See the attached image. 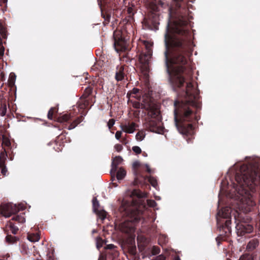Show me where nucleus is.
<instances>
[{
  "label": "nucleus",
  "instance_id": "nucleus-1",
  "mask_svg": "<svg viewBox=\"0 0 260 260\" xmlns=\"http://www.w3.org/2000/svg\"><path fill=\"white\" fill-rule=\"evenodd\" d=\"M183 96H184V101L180 102L178 100L174 102L175 122L180 133L183 135H190L192 130V125L188 124L186 125L182 123L185 121L192 122L194 120H197V117L190 106L196 108H200L198 101V91L191 83H187Z\"/></svg>",
  "mask_w": 260,
  "mask_h": 260
},
{
  "label": "nucleus",
  "instance_id": "nucleus-2",
  "mask_svg": "<svg viewBox=\"0 0 260 260\" xmlns=\"http://www.w3.org/2000/svg\"><path fill=\"white\" fill-rule=\"evenodd\" d=\"M260 178V173L256 166L252 165H243L240 168V174H237L236 180L241 189H239V199L241 208L246 212L250 210V207L255 205L253 198L248 189L253 191L256 181Z\"/></svg>",
  "mask_w": 260,
  "mask_h": 260
},
{
  "label": "nucleus",
  "instance_id": "nucleus-3",
  "mask_svg": "<svg viewBox=\"0 0 260 260\" xmlns=\"http://www.w3.org/2000/svg\"><path fill=\"white\" fill-rule=\"evenodd\" d=\"M165 42L166 47L165 56L167 71L170 75L174 87H181L185 82L184 77L183 75L184 71L183 65L186 61V58L182 54L177 53L174 56L170 63H169L168 53L169 45L178 47H182V42L179 39L171 38L168 32L165 34Z\"/></svg>",
  "mask_w": 260,
  "mask_h": 260
},
{
  "label": "nucleus",
  "instance_id": "nucleus-4",
  "mask_svg": "<svg viewBox=\"0 0 260 260\" xmlns=\"http://www.w3.org/2000/svg\"><path fill=\"white\" fill-rule=\"evenodd\" d=\"M126 196H129V200L124 199L122 202L121 205L119 208L120 212L122 215L127 216V218L123 222L116 225L117 228L122 232L132 235L134 233L135 223L138 222L140 218L137 215V212L135 211L136 207L134 204H132L133 199L132 198L134 196L139 197H142L138 193L137 190H127L126 193Z\"/></svg>",
  "mask_w": 260,
  "mask_h": 260
},
{
  "label": "nucleus",
  "instance_id": "nucleus-5",
  "mask_svg": "<svg viewBox=\"0 0 260 260\" xmlns=\"http://www.w3.org/2000/svg\"><path fill=\"white\" fill-rule=\"evenodd\" d=\"M136 108L145 109L148 111V114L151 117L147 122V127L151 132L160 134L162 132V128L160 126V122L158 121L159 111L156 106L152 103L150 100L146 99L143 97V101L141 104L136 106Z\"/></svg>",
  "mask_w": 260,
  "mask_h": 260
},
{
  "label": "nucleus",
  "instance_id": "nucleus-6",
  "mask_svg": "<svg viewBox=\"0 0 260 260\" xmlns=\"http://www.w3.org/2000/svg\"><path fill=\"white\" fill-rule=\"evenodd\" d=\"M20 209V207L19 205L12 203H8L2 206L1 213L4 216L9 217L12 214H14L19 211Z\"/></svg>",
  "mask_w": 260,
  "mask_h": 260
},
{
  "label": "nucleus",
  "instance_id": "nucleus-7",
  "mask_svg": "<svg viewBox=\"0 0 260 260\" xmlns=\"http://www.w3.org/2000/svg\"><path fill=\"white\" fill-rule=\"evenodd\" d=\"M152 52L151 49H147V51L145 53H142L140 54L139 60L142 65V69L145 72V74H146L148 70V63L151 58Z\"/></svg>",
  "mask_w": 260,
  "mask_h": 260
},
{
  "label": "nucleus",
  "instance_id": "nucleus-8",
  "mask_svg": "<svg viewBox=\"0 0 260 260\" xmlns=\"http://www.w3.org/2000/svg\"><path fill=\"white\" fill-rule=\"evenodd\" d=\"M237 235L239 236H242L246 233H250L253 231V227L245 223H240L237 224L236 226Z\"/></svg>",
  "mask_w": 260,
  "mask_h": 260
},
{
  "label": "nucleus",
  "instance_id": "nucleus-9",
  "mask_svg": "<svg viewBox=\"0 0 260 260\" xmlns=\"http://www.w3.org/2000/svg\"><path fill=\"white\" fill-rule=\"evenodd\" d=\"M120 127L123 132L126 133L132 134L135 131L136 124L134 122H132L127 124L120 125Z\"/></svg>",
  "mask_w": 260,
  "mask_h": 260
},
{
  "label": "nucleus",
  "instance_id": "nucleus-10",
  "mask_svg": "<svg viewBox=\"0 0 260 260\" xmlns=\"http://www.w3.org/2000/svg\"><path fill=\"white\" fill-rule=\"evenodd\" d=\"M231 214V209L230 207H226L219 211L217 215L219 217L223 218H230Z\"/></svg>",
  "mask_w": 260,
  "mask_h": 260
},
{
  "label": "nucleus",
  "instance_id": "nucleus-11",
  "mask_svg": "<svg viewBox=\"0 0 260 260\" xmlns=\"http://www.w3.org/2000/svg\"><path fill=\"white\" fill-rule=\"evenodd\" d=\"M125 73H124V68L122 66L117 69V72L115 75V79L117 81H122L124 79Z\"/></svg>",
  "mask_w": 260,
  "mask_h": 260
},
{
  "label": "nucleus",
  "instance_id": "nucleus-12",
  "mask_svg": "<svg viewBox=\"0 0 260 260\" xmlns=\"http://www.w3.org/2000/svg\"><path fill=\"white\" fill-rule=\"evenodd\" d=\"M115 48L116 51H124L126 49L125 43L122 41L115 42L114 43Z\"/></svg>",
  "mask_w": 260,
  "mask_h": 260
},
{
  "label": "nucleus",
  "instance_id": "nucleus-13",
  "mask_svg": "<svg viewBox=\"0 0 260 260\" xmlns=\"http://www.w3.org/2000/svg\"><path fill=\"white\" fill-rule=\"evenodd\" d=\"M258 244V241L257 239H252L250 240L247 244V249L249 250H252L256 248Z\"/></svg>",
  "mask_w": 260,
  "mask_h": 260
},
{
  "label": "nucleus",
  "instance_id": "nucleus-14",
  "mask_svg": "<svg viewBox=\"0 0 260 260\" xmlns=\"http://www.w3.org/2000/svg\"><path fill=\"white\" fill-rule=\"evenodd\" d=\"M40 236L38 233L28 234L27 239L31 242H38L40 240Z\"/></svg>",
  "mask_w": 260,
  "mask_h": 260
},
{
  "label": "nucleus",
  "instance_id": "nucleus-15",
  "mask_svg": "<svg viewBox=\"0 0 260 260\" xmlns=\"http://www.w3.org/2000/svg\"><path fill=\"white\" fill-rule=\"evenodd\" d=\"M137 9L136 8V6L133 3L129 4L127 12V13L129 14V16H133L135 13L136 12Z\"/></svg>",
  "mask_w": 260,
  "mask_h": 260
},
{
  "label": "nucleus",
  "instance_id": "nucleus-16",
  "mask_svg": "<svg viewBox=\"0 0 260 260\" xmlns=\"http://www.w3.org/2000/svg\"><path fill=\"white\" fill-rule=\"evenodd\" d=\"M126 175V171L122 168H120L117 173V179L118 180H122Z\"/></svg>",
  "mask_w": 260,
  "mask_h": 260
},
{
  "label": "nucleus",
  "instance_id": "nucleus-17",
  "mask_svg": "<svg viewBox=\"0 0 260 260\" xmlns=\"http://www.w3.org/2000/svg\"><path fill=\"white\" fill-rule=\"evenodd\" d=\"M0 169L1 173L4 176H6L8 171L7 168L5 166L4 161H3L2 159L0 160Z\"/></svg>",
  "mask_w": 260,
  "mask_h": 260
},
{
  "label": "nucleus",
  "instance_id": "nucleus-18",
  "mask_svg": "<svg viewBox=\"0 0 260 260\" xmlns=\"http://www.w3.org/2000/svg\"><path fill=\"white\" fill-rule=\"evenodd\" d=\"M12 220L17 221L19 223H24L25 222V219L23 215H17L13 217Z\"/></svg>",
  "mask_w": 260,
  "mask_h": 260
},
{
  "label": "nucleus",
  "instance_id": "nucleus-19",
  "mask_svg": "<svg viewBox=\"0 0 260 260\" xmlns=\"http://www.w3.org/2000/svg\"><path fill=\"white\" fill-rule=\"evenodd\" d=\"M123 161V158L120 156H117L115 157L113 159L112 165H114L115 167L118 165L120 164Z\"/></svg>",
  "mask_w": 260,
  "mask_h": 260
},
{
  "label": "nucleus",
  "instance_id": "nucleus-20",
  "mask_svg": "<svg viewBox=\"0 0 260 260\" xmlns=\"http://www.w3.org/2000/svg\"><path fill=\"white\" fill-rule=\"evenodd\" d=\"M96 213L99 217L102 220H104L107 216V213L105 211L102 210H98L96 212H95Z\"/></svg>",
  "mask_w": 260,
  "mask_h": 260
},
{
  "label": "nucleus",
  "instance_id": "nucleus-21",
  "mask_svg": "<svg viewBox=\"0 0 260 260\" xmlns=\"http://www.w3.org/2000/svg\"><path fill=\"white\" fill-rule=\"evenodd\" d=\"M92 205L93 211L96 212V211L99 210L100 204L96 198H93L92 200Z\"/></svg>",
  "mask_w": 260,
  "mask_h": 260
},
{
  "label": "nucleus",
  "instance_id": "nucleus-22",
  "mask_svg": "<svg viewBox=\"0 0 260 260\" xmlns=\"http://www.w3.org/2000/svg\"><path fill=\"white\" fill-rule=\"evenodd\" d=\"M10 145H11V142H10L9 139L8 138H7V137L3 136L2 145L7 146V147H9L10 146Z\"/></svg>",
  "mask_w": 260,
  "mask_h": 260
},
{
  "label": "nucleus",
  "instance_id": "nucleus-23",
  "mask_svg": "<svg viewBox=\"0 0 260 260\" xmlns=\"http://www.w3.org/2000/svg\"><path fill=\"white\" fill-rule=\"evenodd\" d=\"M148 181L152 185V186H153L154 187H155L157 185L156 179L153 177L150 176L148 178Z\"/></svg>",
  "mask_w": 260,
  "mask_h": 260
},
{
  "label": "nucleus",
  "instance_id": "nucleus-24",
  "mask_svg": "<svg viewBox=\"0 0 260 260\" xmlns=\"http://www.w3.org/2000/svg\"><path fill=\"white\" fill-rule=\"evenodd\" d=\"M151 254L152 255H156L158 254L160 252L159 248L157 246H153L151 250Z\"/></svg>",
  "mask_w": 260,
  "mask_h": 260
},
{
  "label": "nucleus",
  "instance_id": "nucleus-25",
  "mask_svg": "<svg viewBox=\"0 0 260 260\" xmlns=\"http://www.w3.org/2000/svg\"><path fill=\"white\" fill-rule=\"evenodd\" d=\"M7 113V106L6 104H4L2 105L1 108V112H0V115L2 116H4Z\"/></svg>",
  "mask_w": 260,
  "mask_h": 260
},
{
  "label": "nucleus",
  "instance_id": "nucleus-26",
  "mask_svg": "<svg viewBox=\"0 0 260 260\" xmlns=\"http://www.w3.org/2000/svg\"><path fill=\"white\" fill-rule=\"evenodd\" d=\"M132 150L137 154H140L142 152L140 147L137 146H133L132 147Z\"/></svg>",
  "mask_w": 260,
  "mask_h": 260
},
{
  "label": "nucleus",
  "instance_id": "nucleus-27",
  "mask_svg": "<svg viewBox=\"0 0 260 260\" xmlns=\"http://www.w3.org/2000/svg\"><path fill=\"white\" fill-rule=\"evenodd\" d=\"M136 138L138 141H142L144 138V135L142 132H139L136 134Z\"/></svg>",
  "mask_w": 260,
  "mask_h": 260
},
{
  "label": "nucleus",
  "instance_id": "nucleus-28",
  "mask_svg": "<svg viewBox=\"0 0 260 260\" xmlns=\"http://www.w3.org/2000/svg\"><path fill=\"white\" fill-rule=\"evenodd\" d=\"M11 232L13 234H16L18 230V228L14 224H10V225Z\"/></svg>",
  "mask_w": 260,
  "mask_h": 260
},
{
  "label": "nucleus",
  "instance_id": "nucleus-29",
  "mask_svg": "<svg viewBox=\"0 0 260 260\" xmlns=\"http://www.w3.org/2000/svg\"><path fill=\"white\" fill-rule=\"evenodd\" d=\"M7 157V153L6 150L4 149V151H2L0 154V160L2 159L4 162Z\"/></svg>",
  "mask_w": 260,
  "mask_h": 260
},
{
  "label": "nucleus",
  "instance_id": "nucleus-30",
  "mask_svg": "<svg viewBox=\"0 0 260 260\" xmlns=\"http://www.w3.org/2000/svg\"><path fill=\"white\" fill-rule=\"evenodd\" d=\"M103 246V241L100 238H96V247L100 249Z\"/></svg>",
  "mask_w": 260,
  "mask_h": 260
},
{
  "label": "nucleus",
  "instance_id": "nucleus-31",
  "mask_svg": "<svg viewBox=\"0 0 260 260\" xmlns=\"http://www.w3.org/2000/svg\"><path fill=\"white\" fill-rule=\"evenodd\" d=\"M114 124L115 120L114 119H110L107 123V125L108 126L109 129H111Z\"/></svg>",
  "mask_w": 260,
  "mask_h": 260
},
{
  "label": "nucleus",
  "instance_id": "nucleus-32",
  "mask_svg": "<svg viewBox=\"0 0 260 260\" xmlns=\"http://www.w3.org/2000/svg\"><path fill=\"white\" fill-rule=\"evenodd\" d=\"M6 240L9 244L13 243L14 242V238L11 236H7L6 238Z\"/></svg>",
  "mask_w": 260,
  "mask_h": 260
},
{
  "label": "nucleus",
  "instance_id": "nucleus-33",
  "mask_svg": "<svg viewBox=\"0 0 260 260\" xmlns=\"http://www.w3.org/2000/svg\"><path fill=\"white\" fill-rule=\"evenodd\" d=\"M122 131H117L115 133V138L117 140H120V138H121V135H122Z\"/></svg>",
  "mask_w": 260,
  "mask_h": 260
},
{
  "label": "nucleus",
  "instance_id": "nucleus-34",
  "mask_svg": "<svg viewBox=\"0 0 260 260\" xmlns=\"http://www.w3.org/2000/svg\"><path fill=\"white\" fill-rule=\"evenodd\" d=\"M21 251L24 254H27L28 252V248L26 247L24 244H22L21 247Z\"/></svg>",
  "mask_w": 260,
  "mask_h": 260
},
{
  "label": "nucleus",
  "instance_id": "nucleus-35",
  "mask_svg": "<svg viewBox=\"0 0 260 260\" xmlns=\"http://www.w3.org/2000/svg\"><path fill=\"white\" fill-rule=\"evenodd\" d=\"M53 108H51L48 113V118L49 119H53Z\"/></svg>",
  "mask_w": 260,
  "mask_h": 260
},
{
  "label": "nucleus",
  "instance_id": "nucleus-36",
  "mask_svg": "<svg viewBox=\"0 0 260 260\" xmlns=\"http://www.w3.org/2000/svg\"><path fill=\"white\" fill-rule=\"evenodd\" d=\"M114 148L117 152H120L122 150L123 147L120 144H116L114 146Z\"/></svg>",
  "mask_w": 260,
  "mask_h": 260
},
{
  "label": "nucleus",
  "instance_id": "nucleus-37",
  "mask_svg": "<svg viewBox=\"0 0 260 260\" xmlns=\"http://www.w3.org/2000/svg\"><path fill=\"white\" fill-rule=\"evenodd\" d=\"M239 260H251V256L249 255H243L240 257Z\"/></svg>",
  "mask_w": 260,
  "mask_h": 260
},
{
  "label": "nucleus",
  "instance_id": "nucleus-38",
  "mask_svg": "<svg viewBox=\"0 0 260 260\" xmlns=\"http://www.w3.org/2000/svg\"><path fill=\"white\" fill-rule=\"evenodd\" d=\"M148 204L149 206L154 207L156 206V202L153 200H148Z\"/></svg>",
  "mask_w": 260,
  "mask_h": 260
},
{
  "label": "nucleus",
  "instance_id": "nucleus-39",
  "mask_svg": "<svg viewBox=\"0 0 260 260\" xmlns=\"http://www.w3.org/2000/svg\"><path fill=\"white\" fill-rule=\"evenodd\" d=\"M5 47L2 44H0V56H3L4 54Z\"/></svg>",
  "mask_w": 260,
  "mask_h": 260
},
{
  "label": "nucleus",
  "instance_id": "nucleus-40",
  "mask_svg": "<svg viewBox=\"0 0 260 260\" xmlns=\"http://www.w3.org/2000/svg\"><path fill=\"white\" fill-rule=\"evenodd\" d=\"M61 118H62V120L60 121L61 122L67 121L69 119L70 116H69V115H68L67 114H65V115H63Z\"/></svg>",
  "mask_w": 260,
  "mask_h": 260
},
{
  "label": "nucleus",
  "instance_id": "nucleus-41",
  "mask_svg": "<svg viewBox=\"0 0 260 260\" xmlns=\"http://www.w3.org/2000/svg\"><path fill=\"white\" fill-rule=\"evenodd\" d=\"M155 260H166V257L164 255L160 254L157 256Z\"/></svg>",
  "mask_w": 260,
  "mask_h": 260
},
{
  "label": "nucleus",
  "instance_id": "nucleus-42",
  "mask_svg": "<svg viewBox=\"0 0 260 260\" xmlns=\"http://www.w3.org/2000/svg\"><path fill=\"white\" fill-rule=\"evenodd\" d=\"M114 245L113 244H108L105 247L106 249H112L114 248Z\"/></svg>",
  "mask_w": 260,
  "mask_h": 260
},
{
  "label": "nucleus",
  "instance_id": "nucleus-43",
  "mask_svg": "<svg viewBox=\"0 0 260 260\" xmlns=\"http://www.w3.org/2000/svg\"><path fill=\"white\" fill-rule=\"evenodd\" d=\"M140 166V163L139 161H135L133 163V167L135 168L139 167Z\"/></svg>",
  "mask_w": 260,
  "mask_h": 260
},
{
  "label": "nucleus",
  "instance_id": "nucleus-44",
  "mask_svg": "<svg viewBox=\"0 0 260 260\" xmlns=\"http://www.w3.org/2000/svg\"><path fill=\"white\" fill-rule=\"evenodd\" d=\"M145 166L147 169V171L149 173H152V170H151L150 168L149 167V165H147V164H145Z\"/></svg>",
  "mask_w": 260,
  "mask_h": 260
},
{
  "label": "nucleus",
  "instance_id": "nucleus-45",
  "mask_svg": "<svg viewBox=\"0 0 260 260\" xmlns=\"http://www.w3.org/2000/svg\"><path fill=\"white\" fill-rule=\"evenodd\" d=\"M76 125H77V123H72V124H71L70 125V126H69V129H73L74 128H75V127H76Z\"/></svg>",
  "mask_w": 260,
  "mask_h": 260
},
{
  "label": "nucleus",
  "instance_id": "nucleus-46",
  "mask_svg": "<svg viewBox=\"0 0 260 260\" xmlns=\"http://www.w3.org/2000/svg\"><path fill=\"white\" fill-rule=\"evenodd\" d=\"M139 91V90L138 88H134L133 89L132 92L134 94H137V93H138Z\"/></svg>",
  "mask_w": 260,
  "mask_h": 260
},
{
  "label": "nucleus",
  "instance_id": "nucleus-47",
  "mask_svg": "<svg viewBox=\"0 0 260 260\" xmlns=\"http://www.w3.org/2000/svg\"><path fill=\"white\" fill-rule=\"evenodd\" d=\"M229 219L230 218L227 219L225 222V224L227 226H229V225L231 224V220Z\"/></svg>",
  "mask_w": 260,
  "mask_h": 260
},
{
  "label": "nucleus",
  "instance_id": "nucleus-48",
  "mask_svg": "<svg viewBox=\"0 0 260 260\" xmlns=\"http://www.w3.org/2000/svg\"><path fill=\"white\" fill-rule=\"evenodd\" d=\"M144 43H145V45H146V49H147V48H148V49H150V48H149V47H148V46H147V44H148V42H145Z\"/></svg>",
  "mask_w": 260,
  "mask_h": 260
},
{
  "label": "nucleus",
  "instance_id": "nucleus-49",
  "mask_svg": "<svg viewBox=\"0 0 260 260\" xmlns=\"http://www.w3.org/2000/svg\"><path fill=\"white\" fill-rule=\"evenodd\" d=\"M185 22H181V25H184L185 24Z\"/></svg>",
  "mask_w": 260,
  "mask_h": 260
},
{
  "label": "nucleus",
  "instance_id": "nucleus-50",
  "mask_svg": "<svg viewBox=\"0 0 260 260\" xmlns=\"http://www.w3.org/2000/svg\"><path fill=\"white\" fill-rule=\"evenodd\" d=\"M175 260H180V258L179 257H177L175 258Z\"/></svg>",
  "mask_w": 260,
  "mask_h": 260
},
{
  "label": "nucleus",
  "instance_id": "nucleus-51",
  "mask_svg": "<svg viewBox=\"0 0 260 260\" xmlns=\"http://www.w3.org/2000/svg\"><path fill=\"white\" fill-rule=\"evenodd\" d=\"M168 27H169V25H168V26H167V30H168V29H169Z\"/></svg>",
  "mask_w": 260,
  "mask_h": 260
}]
</instances>
